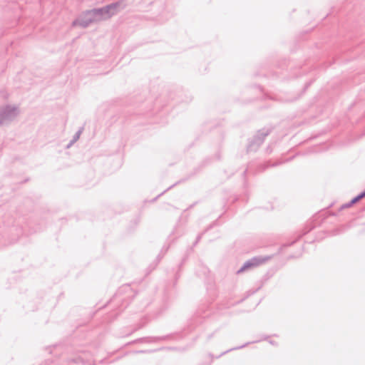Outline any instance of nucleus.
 I'll use <instances>...</instances> for the list:
<instances>
[{
    "mask_svg": "<svg viewBox=\"0 0 365 365\" xmlns=\"http://www.w3.org/2000/svg\"><path fill=\"white\" fill-rule=\"evenodd\" d=\"M117 6V4H113L101 9L88 11L84 13L74 24L86 26L91 22L108 19L116 12Z\"/></svg>",
    "mask_w": 365,
    "mask_h": 365,
    "instance_id": "1",
    "label": "nucleus"
},
{
    "mask_svg": "<svg viewBox=\"0 0 365 365\" xmlns=\"http://www.w3.org/2000/svg\"><path fill=\"white\" fill-rule=\"evenodd\" d=\"M364 197H365V192L362 194H361L360 195L356 197L355 198H354L351 201L352 203H355L356 202H358L359 200H361V198H363Z\"/></svg>",
    "mask_w": 365,
    "mask_h": 365,
    "instance_id": "2",
    "label": "nucleus"
}]
</instances>
